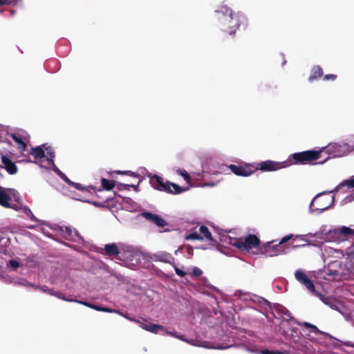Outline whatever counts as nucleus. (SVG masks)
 Masks as SVG:
<instances>
[{"label":"nucleus","mask_w":354,"mask_h":354,"mask_svg":"<svg viewBox=\"0 0 354 354\" xmlns=\"http://www.w3.org/2000/svg\"><path fill=\"white\" fill-rule=\"evenodd\" d=\"M295 235H293V234H288V235H286L285 236H283V238H281L278 244L279 245V246H281V245L284 244L285 243L288 242V241H290V239H295Z\"/></svg>","instance_id":"obj_32"},{"label":"nucleus","mask_w":354,"mask_h":354,"mask_svg":"<svg viewBox=\"0 0 354 354\" xmlns=\"http://www.w3.org/2000/svg\"><path fill=\"white\" fill-rule=\"evenodd\" d=\"M324 151V148H319L315 150L305 151L295 153L289 156L286 161H290L291 165L297 164H308L313 160L321 158L322 153Z\"/></svg>","instance_id":"obj_6"},{"label":"nucleus","mask_w":354,"mask_h":354,"mask_svg":"<svg viewBox=\"0 0 354 354\" xmlns=\"http://www.w3.org/2000/svg\"><path fill=\"white\" fill-rule=\"evenodd\" d=\"M115 173L117 174H129L130 176H134V177H138L137 175H136L134 173H132L131 171H115Z\"/></svg>","instance_id":"obj_41"},{"label":"nucleus","mask_w":354,"mask_h":354,"mask_svg":"<svg viewBox=\"0 0 354 354\" xmlns=\"http://www.w3.org/2000/svg\"><path fill=\"white\" fill-rule=\"evenodd\" d=\"M105 252L108 254H118L119 253V250L118 246L115 243L107 244L104 247Z\"/></svg>","instance_id":"obj_21"},{"label":"nucleus","mask_w":354,"mask_h":354,"mask_svg":"<svg viewBox=\"0 0 354 354\" xmlns=\"http://www.w3.org/2000/svg\"><path fill=\"white\" fill-rule=\"evenodd\" d=\"M182 341H184V342H185L191 345L195 346L205 347V348H214V347H210L208 345H207L206 344H202V343L199 342L198 341H194L193 339H187L183 337V339H182Z\"/></svg>","instance_id":"obj_25"},{"label":"nucleus","mask_w":354,"mask_h":354,"mask_svg":"<svg viewBox=\"0 0 354 354\" xmlns=\"http://www.w3.org/2000/svg\"><path fill=\"white\" fill-rule=\"evenodd\" d=\"M142 216L146 218L147 220L151 221L153 223L154 220L156 218L158 215L150 213V212H144L142 213Z\"/></svg>","instance_id":"obj_30"},{"label":"nucleus","mask_w":354,"mask_h":354,"mask_svg":"<svg viewBox=\"0 0 354 354\" xmlns=\"http://www.w3.org/2000/svg\"><path fill=\"white\" fill-rule=\"evenodd\" d=\"M322 75V71L319 66H314L310 72V75L308 77L309 82H313L317 78Z\"/></svg>","instance_id":"obj_18"},{"label":"nucleus","mask_w":354,"mask_h":354,"mask_svg":"<svg viewBox=\"0 0 354 354\" xmlns=\"http://www.w3.org/2000/svg\"><path fill=\"white\" fill-rule=\"evenodd\" d=\"M92 306L91 308L95 310H97V311H102V307H99L97 306H95V305H93L92 304Z\"/></svg>","instance_id":"obj_47"},{"label":"nucleus","mask_w":354,"mask_h":354,"mask_svg":"<svg viewBox=\"0 0 354 354\" xmlns=\"http://www.w3.org/2000/svg\"><path fill=\"white\" fill-rule=\"evenodd\" d=\"M334 190L335 189L317 194L309 205L308 212L319 214L330 208L334 204L335 194L337 192H333Z\"/></svg>","instance_id":"obj_4"},{"label":"nucleus","mask_w":354,"mask_h":354,"mask_svg":"<svg viewBox=\"0 0 354 354\" xmlns=\"http://www.w3.org/2000/svg\"><path fill=\"white\" fill-rule=\"evenodd\" d=\"M290 161H283L277 162L272 160L262 161L259 163H256L257 170H261L262 171H275L283 168L291 166Z\"/></svg>","instance_id":"obj_9"},{"label":"nucleus","mask_w":354,"mask_h":354,"mask_svg":"<svg viewBox=\"0 0 354 354\" xmlns=\"http://www.w3.org/2000/svg\"><path fill=\"white\" fill-rule=\"evenodd\" d=\"M19 196L18 192L14 189L0 188V205L5 207H12L10 203L18 201Z\"/></svg>","instance_id":"obj_10"},{"label":"nucleus","mask_w":354,"mask_h":354,"mask_svg":"<svg viewBox=\"0 0 354 354\" xmlns=\"http://www.w3.org/2000/svg\"><path fill=\"white\" fill-rule=\"evenodd\" d=\"M346 187L349 190L350 195L348 196L344 200L346 203H349L354 201V176L342 181L338 185L333 192H339L342 188Z\"/></svg>","instance_id":"obj_12"},{"label":"nucleus","mask_w":354,"mask_h":354,"mask_svg":"<svg viewBox=\"0 0 354 354\" xmlns=\"http://www.w3.org/2000/svg\"><path fill=\"white\" fill-rule=\"evenodd\" d=\"M199 233L200 235L203 237L204 239H209L210 241H213V238L212 236V234L207 227L205 226H201L199 228Z\"/></svg>","instance_id":"obj_22"},{"label":"nucleus","mask_w":354,"mask_h":354,"mask_svg":"<svg viewBox=\"0 0 354 354\" xmlns=\"http://www.w3.org/2000/svg\"><path fill=\"white\" fill-rule=\"evenodd\" d=\"M230 170L236 176H249L257 171L256 163H244L241 165H230Z\"/></svg>","instance_id":"obj_11"},{"label":"nucleus","mask_w":354,"mask_h":354,"mask_svg":"<svg viewBox=\"0 0 354 354\" xmlns=\"http://www.w3.org/2000/svg\"><path fill=\"white\" fill-rule=\"evenodd\" d=\"M0 188H1V187H0Z\"/></svg>","instance_id":"obj_52"},{"label":"nucleus","mask_w":354,"mask_h":354,"mask_svg":"<svg viewBox=\"0 0 354 354\" xmlns=\"http://www.w3.org/2000/svg\"><path fill=\"white\" fill-rule=\"evenodd\" d=\"M203 273V271L198 267H194L191 272V275L192 277H198L201 276Z\"/></svg>","instance_id":"obj_33"},{"label":"nucleus","mask_w":354,"mask_h":354,"mask_svg":"<svg viewBox=\"0 0 354 354\" xmlns=\"http://www.w3.org/2000/svg\"><path fill=\"white\" fill-rule=\"evenodd\" d=\"M102 312H106V313H116L118 314V310H113L108 308H102Z\"/></svg>","instance_id":"obj_39"},{"label":"nucleus","mask_w":354,"mask_h":354,"mask_svg":"<svg viewBox=\"0 0 354 354\" xmlns=\"http://www.w3.org/2000/svg\"><path fill=\"white\" fill-rule=\"evenodd\" d=\"M186 240H203V237H202L200 234L198 232H192L187 236H185Z\"/></svg>","instance_id":"obj_29"},{"label":"nucleus","mask_w":354,"mask_h":354,"mask_svg":"<svg viewBox=\"0 0 354 354\" xmlns=\"http://www.w3.org/2000/svg\"><path fill=\"white\" fill-rule=\"evenodd\" d=\"M217 185V183H204L203 185H201V187H214Z\"/></svg>","instance_id":"obj_40"},{"label":"nucleus","mask_w":354,"mask_h":354,"mask_svg":"<svg viewBox=\"0 0 354 354\" xmlns=\"http://www.w3.org/2000/svg\"><path fill=\"white\" fill-rule=\"evenodd\" d=\"M325 251H326V252H328V254L333 253L334 254H337L336 257H339V254H342V253L339 251L335 250H333L330 248L328 250H326Z\"/></svg>","instance_id":"obj_36"},{"label":"nucleus","mask_w":354,"mask_h":354,"mask_svg":"<svg viewBox=\"0 0 354 354\" xmlns=\"http://www.w3.org/2000/svg\"><path fill=\"white\" fill-rule=\"evenodd\" d=\"M12 138L17 145L19 149L21 151H24L26 149V142L19 136V135H12Z\"/></svg>","instance_id":"obj_20"},{"label":"nucleus","mask_w":354,"mask_h":354,"mask_svg":"<svg viewBox=\"0 0 354 354\" xmlns=\"http://www.w3.org/2000/svg\"><path fill=\"white\" fill-rule=\"evenodd\" d=\"M302 325L306 326L310 328V333L308 334L309 339L311 341H316L317 336L323 335L322 332H321L315 326L310 324L307 322H304Z\"/></svg>","instance_id":"obj_17"},{"label":"nucleus","mask_w":354,"mask_h":354,"mask_svg":"<svg viewBox=\"0 0 354 354\" xmlns=\"http://www.w3.org/2000/svg\"><path fill=\"white\" fill-rule=\"evenodd\" d=\"M75 302L80 304H82V305H84L85 306H87V307H89L91 308V307H93L91 304H89V303L86 302V301H82L78 300V301H75Z\"/></svg>","instance_id":"obj_38"},{"label":"nucleus","mask_w":354,"mask_h":354,"mask_svg":"<svg viewBox=\"0 0 354 354\" xmlns=\"http://www.w3.org/2000/svg\"><path fill=\"white\" fill-rule=\"evenodd\" d=\"M141 256H142V254L139 252H136L133 253V257L136 258V260L139 259Z\"/></svg>","instance_id":"obj_46"},{"label":"nucleus","mask_w":354,"mask_h":354,"mask_svg":"<svg viewBox=\"0 0 354 354\" xmlns=\"http://www.w3.org/2000/svg\"><path fill=\"white\" fill-rule=\"evenodd\" d=\"M118 314H119L120 315H121V316H122V317H125L126 319H127L130 320V321H133V322H136V321H138V320H139V319L136 320V319H133V318H131V317H128V316H127V315H124L122 313H121V312H120V311L118 312Z\"/></svg>","instance_id":"obj_43"},{"label":"nucleus","mask_w":354,"mask_h":354,"mask_svg":"<svg viewBox=\"0 0 354 354\" xmlns=\"http://www.w3.org/2000/svg\"><path fill=\"white\" fill-rule=\"evenodd\" d=\"M221 241L236 247L252 257H259V254H256L255 252L259 249L261 244L260 239L256 235L249 234L239 239L223 236Z\"/></svg>","instance_id":"obj_2"},{"label":"nucleus","mask_w":354,"mask_h":354,"mask_svg":"<svg viewBox=\"0 0 354 354\" xmlns=\"http://www.w3.org/2000/svg\"><path fill=\"white\" fill-rule=\"evenodd\" d=\"M20 266V263L15 259L10 260L7 263V268L11 270H16Z\"/></svg>","instance_id":"obj_27"},{"label":"nucleus","mask_w":354,"mask_h":354,"mask_svg":"<svg viewBox=\"0 0 354 354\" xmlns=\"http://www.w3.org/2000/svg\"><path fill=\"white\" fill-rule=\"evenodd\" d=\"M175 272L176 274H178L180 277H184L186 274V272L182 270L181 269L174 267Z\"/></svg>","instance_id":"obj_34"},{"label":"nucleus","mask_w":354,"mask_h":354,"mask_svg":"<svg viewBox=\"0 0 354 354\" xmlns=\"http://www.w3.org/2000/svg\"><path fill=\"white\" fill-rule=\"evenodd\" d=\"M334 234L333 233V230H326V226H322L319 231L315 233V234H312V233H309L308 234V236H311V237H315V236H317L319 235H327V234Z\"/></svg>","instance_id":"obj_23"},{"label":"nucleus","mask_w":354,"mask_h":354,"mask_svg":"<svg viewBox=\"0 0 354 354\" xmlns=\"http://www.w3.org/2000/svg\"><path fill=\"white\" fill-rule=\"evenodd\" d=\"M176 173L181 176L184 180L187 183L189 187L187 188H182L178 185L170 183L169 181H164L163 179L156 175L153 176L151 178V181L155 189L165 192L169 194H178L183 192H185L192 187L191 185V177L188 173L184 170L178 169L176 170Z\"/></svg>","instance_id":"obj_3"},{"label":"nucleus","mask_w":354,"mask_h":354,"mask_svg":"<svg viewBox=\"0 0 354 354\" xmlns=\"http://www.w3.org/2000/svg\"><path fill=\"white\" fill-rule=\"evenodd\" d=\"M153 223L156 224L158 227H164L167 224L165 221L159 216L156 217Z\"/></svg>","instance_id":"obj_31"},{"label":"nucleus","mask_w":354,"mask_h":354,"mask_svg":"<svg viewBox=\"0 0 354 354\" xmlns=\"http://www.w3.org/2000/svg\"><path fill=\"white\" fill-rule=\"evenodd\" d=\"M2 3V0H0V4Z\"/></svg>","instance_id":"obj_50"},{"label":"nucleus","mask_w":354,"mask_h":354,"mask_svg":"<svg viewBox=\"0 0 354 354\" xmlns=\"http://www.w3.org/2000/svg\"><path fill=\"white\" fill-rule=\"evenodd\" d=\"M171 335V336H173L176 338H178L180 340L183 339V336L180 335H178L176 332L175 331H169V335Z\"/></svg>","instance_id":"obj_35"},{"label":"nucleus","mask_w":354,"mask_h":354,"mask_svg":"<svg viewBox=\"0 0 354 354\" xmlns=\"http://www.w3.org/2000/svg\"><path fill=\"white\" fill-rule=\"evenodd\" d=\"M42 290H43L44 292H47V293H48V294H50V295H54V296H56V297H57V294H55V293L54 292H53L52 290H48V289H46V288H42Z\"/></svg>","instance_id":"obj_44"},{"label":"nucleus","mask_w":354,"mask_h":354,"mask_svg":"<svg viewBox=\"0 0 354 354\" xmlns=\"http://www.w3.org/2000/svg\"><path fill=\"white\" fill-rule=\"evenodd\" d=\"M334 234H341L344 236L351 235L354 233V230L348 227L342 226L339 228L333 230Z\"/></svg>","instance_id":"obj_19"},{"label":"nucleus","mask_w":354,"mask_h":354,"mask_svg":"<svg viewBox=\"0 0 354 354\" xmlns=\"http://www.w3.org/2000/svg\"><path fill=\"white\" fill-rule=\"evenodd\" d=\"M124 186H127L126 185H124ZM131 187H133L135 190H137L138 189V185H130Z\"/></svg>","instance_id":"obj_49"},{"label":"nucleus","mask_w":354,"mask_h":354,"mask_svg":"<svg viewBox=\"0 0 354 354\" xmlns=\"http://www.w3.org/2000/svg\"><path fill=\"white\" fill-rule=\"evenodd\" d=\"M307 236H308L307 234ZM295 239H298L300 242L303 243L299 245L300 246H305L306 245H309L308 240L306 239V235L304 234H297L295 236Z\"/></svg>","instance_id":"obj_28"},{"label":"nucleus","mask_w":354,"mask_h":354,"mask_svg":"<svg viewBox=\"0 0 354 354\" xmlns=\"http://www.w3.org/2000/svg\"><path fill=\"white\" fill-rule=\"evenodd\" d=\"M295 279L304 285L306 288L312 292H315V286L313 281L306 276V273L298 270L295 273Z\"/></svg>","instance_id":"obj_13"},{"label":"nucleus","mask_w":354,"mask_h":354,"mask_svg":"<svg viewBox=\"0 0 354 354\" xmlns=\"http://www.w3.org/2000/svg\"><path fill=\"white\" fill-rule=\"evenodd\" d=\"M55 167V172L57 173L59 176V177L62 178L66 183L74 187L77 189L86 191V192L88 191V187H84L82 185H81L80 183H75L72 182L57 167Z\"/></svg>","instance_id":"obj_16"},{"label":"nucleus","mask_w":354,"mask_h":354,"mask_svg":"<svg viewBox=\"0 0 354 354\" xmlns=\"http://www.w3.org/2000/svg\"><path fill=\"white\" fill-rule=\"evenodd\" d=\"M62 232H64L66 236L71 239H74V236H77L76 231H75L70 227H64L62 229Z\"/></svg>","instance_id":"obj_24"},{"label":"nucleus","mask_w":354,"mask_h":354,"mask_svg":"<svg viewBox=\"0 0 354 354\" xmlns=\"http://www.w3.org/2000/svg\"><path fill=\"white\" fill-rule=\"evenodd\" d=\"M30 153L36 160L35 162L39 164L40 167L48 169L52 168L55 171L54 167L56 166L53 160L54 153L50 147L47 145L38 146L32 148Z\"/></svg>","instance_id":"obj_5"},{"label":"nucleus","mask_w":354,"mask_h":354,"mask_svg":"<svg viewBox=\"0 0 354 354\" xmlns=\"http://www.w3.org/2000/svg\"><path fill=\"white\" fill-rule=\"evenodd\" d=\"M102 185L104 189L111 190L114 187L115 183L113 181L106 180L105 178H102Z\"/></svg>","instance_id":"obj_26"},{"label":"nucleus","mask_w":354,"mask_h":354,"mask_svg":"<svg viewBox=\"0 0 354 354\" xmlns=\"http://www.w3.org/2000/svg\"><path fill=\"white\" fill-rule=\"evenodd\" d=\"M169 330H168L167 329H166L164 326H163V330H160V333H161L162 335H169Z\"/></svg>","instance_id":"obj_45"},{"label":"nucleus","mask_w":354,"mask_h":354,"mask_svg":"<svg viewBox=\"0 0 354 354\" xmlns=\"http://www.w3.org/2000/svg\"><path fill=\"white\" fill-rule=\"evenodd\" d=\"M352 145H354V144H352Z\"/></svg>","instance_id":"obj_51"},{"label":"nucleus","mask_w":354,"mask_h":354,"mask_svg":"<svg viewBox=\"0 0 354 354\" xmlns=\"http://www.w3.org/2000/svg\"><path fill=\"white\" fill-rule=\"evenodd\" d=\"M324 151L331 157H342L354 149V145L348 143H330L324 147Z\"/></svg>","instance_id":"obj_7"},{"label":"nucleus","mask_w":354,"mask_h":354,"mask_svg":"<svg viewBox=\"0 0 354 354\" xmlns=\"http://www.w3.org/2000/svg\"><path fill=\"white\" fill-rule=\"evenodd\" d=\"M58 298H60L64 301H69V302H75V301H77V299H66L64 297H62L61 295H57Z\"/></svg>","instance_id":"obj_42"},{"label":"nucleus","mask_w":354,"mask_h":354,"mask_svg":"<svg viewBox=\"0 0 354 354\" xmlns=\"http://www.w3.org/2000/svg\"><path fill=\"white\" fill-rule=\"evenodd\" d=\"M136 323H138L139 326L144 330L154 334H158L160 333V330H163L162 326L148 323L144 319L136 321Z\"/></svg>","instance_id":"obj_14"},{"label":"nucleus","mask_w":354,"mask_h":354,"mask_svg":"<svg viewBox=\"0 0 354 354\" xmlns=\"http://www.w3.org/2000/svg\"><path fill=\"white\" fill-rule=\"evenodd\" d=\"M0 158L4 168L10 174H15L17 171V168L15 163H13L8 158L1 154L0 152Z\"/></svg>","instance_id":"obj_15"},{"label":"nucleus","mask_w":354,"mask_h":354,"mask_svg":"<svg viewBox=\"0 0 354 354\" xmlns=\"http://www.w3.org/2000/svg\"><path fill=\"white\" fill-rule=\"evenodd\" d=\"M324 79L325 80H331V81H333L336 79V75H333V74H330V75H326L324 76Z\"/></svg>","instance_id":"obj_37"},{"label":"nucleus","mask_w":354,"mask_h":354,"mask_svg":"<svg viewBox=\"0 0 354 354\" xmlns=\"http://www.w3.org/2000/svg\"><path fill=\"white\" fill-rule=\"evenodd\" d=\"M276 241H270L261 243L259 249L256 254H259V256L262 255L266 257H277L283 253V250L281 246H279L278 243H275Z\"/></svg>","instance_id":"obj_8"},{"label":"nucleus","mask_w":354,"mask_h":354,"mask_svg":"<svg viewBox=\"0 0 354 354\" xmlns=\"http://www.w3.org/2000/svg\"><path fill=\"white\" fill-rule=\"evenodd\" d=\"M319 297V299L323 301L326 304H329L326 301H325V299L323 295H320V294H316Z\"/></svg>","instance_id":"obj_48"},{"label":"nucleus","mask_w":354,"mask_h":354,"mask_svg":"<svg viewBox=\"0 0 354 354\" xmlns=\"http://www.w3.org/2000/svg\"><path fill=\"white\" fill-rule=\"evenodd\" d=\"M215 12L224 15V30L230 35L234 34L240 28L247 27L248 18L243 12H234L227 6H220Z\"/></svg>","instance_id":"obj_1"}]
</instances>
